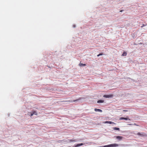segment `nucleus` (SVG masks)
Wrapping results in <instances>:
<instances>
[{
	"instance_id": "obj_1",
	"label": "nucleus",
	"mask_w": 147,
	"mask_h": 147,
	"mask_svg": "<svg viewBox=\"0 0 147 147\" xmlns=\"http://www.w3.org/2000/svg\"><path fill=\"white\" fill-rule=\"evenodd\" d=\"M113 96V94H108V95H104L103 97L106 98H112Z\"/></svg>"
},
{
	"instance_id": "obj_2",
	"label": "nucleus",
	"mask_w": 147,
	"mask_h": 147,
	"mask_svg": "<svg viewBox=\"0 0 147 147\" xmlns=\"http://www.w3.org/2000/svg\"><path fill=\"white\" fill-rule=\"evenodd\" d=\"M116 139L119 141H121L123 139V137L121 136H115Z\"/></svg>"
},
{
	"instance_id": "obj_3",
	"label": "nucleus",
	"mask_w": 147,
	"mask_h": 147,
	"mask_svg": "<svg viewBox=\"0 0 147 147\" xmlns=\"http://www.w3.org/2000/svg\"><path fill=\"white\" fill-rule=\"evenodd\" d=\"M122 144H111V147H116L118 146H119L120 145H121Z\"/></svg>"
},
{
	"instance_id": "obj_4",
	"label": "nucleus",
	"mask_w": 147,
	"mask_h": 147,
	"mask_svg": "<svg viewBox=\"0 0 147 147\" xmlns=\"http://www.w3.org/2000/svg\"><path fill=\"white\" fill-rule=\"evenodd\" d=\"M105 123H109L111 124H115V123L114 122L110 121H106L105 122Z\"/></svg>"
},
{
	"instance_id": "obj_5",
	"label": "nucleus",
	"mask_w": 147,
	"mask_h": 147,
	"mask_svg": "<svg viewBox=\"0 0 147 147\" xmlns=\"http://www.w3.org/2000/svg\"><path fill=\"white\" fill-rule=\"evenodd\" d=\"M84 145V144L82 143H81L80 144H77L76 145H75V147H78L80 146H82Z\"/></svg>"
},
{
	"instance_id": "obj_6",
	"label": "nucleus",
	"mask_w": 147,
	"mask_h": 147,
	"mask_svg": "<svg viewBox=\"0 0 147 147\" xmlns=\"http://www.w3.org/2000/svg\"><path fill=\"white\" fill-rule=\"evenodd\" d=\"M119 120H122V119H124L125 120H131L129 119H128L126 117H121L119 118Z\"/></svg>"
},
{
	"instance_id": "obj_7",
	"label": "nucleus",
	"mask_w": 147,
	"mask_h": 147,
	"mask_svg": "<svg viewBox=\"0 0 147 147\" xmlns=\"http://www.w3.org/2000/svg\"><path fill=\"white\" fill-rule=\"evenodd\" d=\"M94 111L96 112H102V111L100 109H95Z\"/></svg>"
},
{
	"instance_id": "obj_8",
	"label": "nucleus",
	"mask_w": 147,
	"mask_h": 147,
	"mask_svg": "<svg viewBox=\"0 0 147 147\" xmlns=\"http://www.w3.org/2000/svg\"><path fill=\"white\" fill-rule=\"evenodd\" d=\"M137 135H139V136H143L144 135L143 134V133H140V132H138L137 133Z\"/></svg>"
},
{
	"instance_id": "obj_9",
	"label": "nucleus",
	"mask_w": 147,
	"mask_h": 147,
	"mask_svg": "<svg viewBox=\"0 0 147 147\" xmlns=\"http://www.w3.org/2000/svg\"><path fill=\"white\" fill-rule=\"evenodd\" d=\"M104 100H98L97 102L98 103H103V102H104Z\"/></svg>"
},
{
	"instance_id": "obj_10",
	"label": "nucleus",
	"mask_w": 147,
	"mask_h": 147,
	"mask_svg": "<svg viewBox=\"0 0 147 147\" xmlns=\"http://www.w3.org/2000/svg\"><path fill=\"white\" fill-rule=\"evenodd\" d=\"M79 65L80 67H82V66H85L86 65L85 64H83V63H80L79 64Z\"/></svg>"
},
{
	"instance_id": "obj_11",
	"label": "nucleus",
	"mask_w": 147,
	"mask_h": 147,
	"mask_svg": "<svg viewBox=\"0 0 147 147\" xmlns=\"http://www.w3.org/2000/svg\"><path fill=\"white\" fill-rule=\"evenodd\" d=\"M113 129L119 131L120 129L118 127H115L113 128Z\"/></svg>"
},
{
	"instance_id": "obj_12",
	"label": "nucleus",
	"mask_w": 147,
	"mask_h": 147,
	"mask_svg": "<svg viewBox=\"0 0 147 147\" xmlns=\"http://www.w3.org/2000/svg\"><path fill=\"white\" fill-rule=\"evenodd\" d=\"M32 112H33V114L34 115H37V112L36 111H33Z\"/></svg>"
},
{
	"instance_id": "obj_13",
	"label": "nucleus",
	"mask_w": 147,
	"mask_h": 147,
	"mask_svg": "<svg viewBox=\"0 0 147 147\" xmlns=\"http://www.w3.org/2000/svg\"><path fill=\"white\" fill-rule=\"evenodd\" d=\"M126 55H127L126 53V52H124L123 53L122 55V56H125Z\"/></svg>"
},
{
	"instance_id": "obj_14",
	"label": "nucleus",
	"mask_w": 147,
	"mask_h": 147,
	"mask_svg": "<svg viewBox=\"0 0 147 147\" xmlns=\"http://www.w3.org/2000/svg\"><path fill=\"white\" fill-rule=\"evenodd\" d=\"M69 141L70 142H76L77 141L76 140H70Z\"/></svg>"
},
{
	"instance_id": "obj_15",
	"label": "nucleus",
	"mask_w": 147,
	"mask_h": 147,
	"mask_svg": "<svg viewBox=\"0 0 147 147\" xmlns=\"http://www.w3.org/2000/svg\"><path fill=\"white\" fill-rule=\"evenodd\" d=\"M103 55V53H99V54H98V55H97V56L98 57H99V56H100V55Z\"/></svg>"
},
{
	"instance_id": "obj_16",
	"label": "nucleus",
	"mask_w": 147,
	"mask_h": 147,
	"mask_svg": "<svg viewBox=\"0 0 147 147\" xmlns=\"http://www.w3.org/2000/svg\"><path fill=\"white\" fill-rule=\"evenodd\" d=\"M30 114H29V115H30V116H32L34 115L33 114L32 112V113H30Z\"/></svg>"
},
{
	"instance_id": "obj_17",
	"label": "nucleus",
	"mask_w": 147,
	"mask_h": 147,
	"mask_svg": "<svg viewBox=\"0 0 147 147\" xmlns=\"http://www.w3.org/2000/svg\"><path fill=\"white\" fill-rule=\"evenodd\" d=\"M79 99H77L76 100H73V102H76V101H78V100H79Z\"/></svg>"
},
{
	"instance_id": "obj_18",
	"label": "nucleus",
	"mask_w": 147,
	"mask_h": 147,
	"mask_svg": "<svg viewBox=\"0 0 147 147\" xmlns=\"http://www.w3.org/2000/svg\"><path fill=\"white\" fill-rule=\"evenodd\" d=\"M106 147H111V144H109V145H106Z\"/></svg>"
},
{
	"instance_id": "obj_19",
	"label": "nucleus",
	"mask_w": 147,
	"mask_h": 147,
	"mask_svg": "<svg viewBox=\"0 0 147 147\" xmlns=\"http://www.w3.org/2000/svg\"><path fill=\"white\" fill-rule=\"evenodd\" d=\"M146 26V25H145L144 24H143L142 26L141 27L142 28V27H143L144 26Z\"/></svg>"
},
{
	"instance_id": "obj_20",
	"label": "nucleus",
	"mask_w": 147,
	"mask_h": 147,
	"mask_svg": "<svg viewBox=\"0 0 147 147\" xmlns=\"http://www.w3.org/2000/svg\"><path fill=\"white\" fill-rule=\"evenodd\" d=\"M128 125H133V124H131V123H129V124H128Z\"/></svg>"
},
{
	"instance_id": "obj_21",
	"label": "nucleus",
	"mask_w": 147,
	"mask_h": 147,
	"mask_svg": "<svg viewBox=\"0 0 147 147\" xmlns=\"http://www.w3.org/2000/svg\"><path fill=\"white\" fill-rule=\"evenodd\" d=\"M123 111L124 112H127L128 111L127 110H123Z\"/></svg>"
},
{
	"instance_id": "obj_22",
	"label": "nucleus",
	"mask_w": 147,
	"mask_h": 147,
	"mask_svg": "<svg viewBox=\"0 0 147 147\" xmlns=\"http://www.w3.org/2000/svg\"><path fill=\"white\" fill-rule=\"evenodd\" d=\"M133 125H136V126H138V125H137V124L135 123H134V124H133Z\"/></svg>"
},
{
	"instance_id": "obj_23",
	"label": "nucleus",
	"mask_w": 147,
	"mask_h": 147,
	"mask_svg": "<svg viewBox=\"0 0 147 147\" xmlns=\"http://www.w3.org/2000/svg\"><path fill=\"white\" fill-rule=\"evenodd\" d=\"M70 101H63V102H70Z\"/></svg>"
},
{
	"instance_id": "obj_24",
	"label": "nucleus",
	"mask_w": 147,
	"mask_h": 147,
	"mask_svg": "<svg viewBox=\"0 0 147 147\" xmlns=\"http://www.w3.org/2000/svg\"><path fill=\"white\" fill-rule=\"evenodd\" d=\"M123 11H124V10H120V12H121Z\"/></svg>"
},
{
	"instance_id": "obj_25",
	"label": "nucleus",
	"mask_w": 147,
	"mask_h": 147,
	"mask_svg": "<svg viewBox=\"0 0 147 147\" xmlns=\"http://www.w3.org/2000/svg\"><path fill=\"white\" fill-rule=\"evenodd\" d=\"M73 27L74 28H75V27H76V25H73Z\"/></svg>"
},
{
	"instance_id": "obj_26",
	"label": "nucleus",
	"mask_w": 147,
	"mask_h": 147,
	"mask_svg": "<svg viewBox=\"0 0 147 147\" xmlns=\"http://www.w3.org/2000/svg\"><path fill=\"white\" fill-rule=\"evenodd\" d=\"M103 147H106V145H105V146H104Z\"/></svg>"
}]
</instances>
